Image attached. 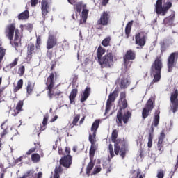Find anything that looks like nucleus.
Returning <instances> with one entry per match:
<instances>
[{
	"mask_svg": "<svg viewBox=\"0 0 178 178\" xmlns=\"http://www.w3.org/2000/svg\"><path fill=\"white\" fill-rule=\"evenodd\" d=\"M41 10L43 20L45 21L47 15L49 13V0H42Z\"/></svg>",
	"mask_w": 178,
	"mask_h": 178,
	"instance_id": "18",
	"label": "nucleus"
},
{
	"mask_svg": "<svg viewBox=\"0 0 178 178\" xmlns=\"http://www.w3.org/2000/svg\"><path fill=\"white\" fill-rule=\"evenodd\" d=\"M102 67L109 68L113 66V54L112 52L107 53L98 60Z\"/></svg>",
	"mask_w": 178,
	"mask_h": 178,
	"instance_id": "8",
	"label": "nucleus"
},
{
	"mask_svg": "<svg viewBox=\"0 0 178 178\" xmlns=\"http://www.w3.org/2000/svg\"><path fill=\"white\" fill-rule=\"evenodd\" d=\"M162 67H163V64L162 63L161 57H156L150 68V75L154 77L151 84L158 83V81L161 80V72H162Z\"/></svg>",
	"mask_w": 178,
	"mask_h": 178,
	"instance_id": "2",
	"label": "nucleus"
},
{
	"mask_svg": "<svg viewBox=\"0 0 178 178\" xmlns=\"http://www.w3.org/2000/svg\"><path fill=\"white\" fill-rule=\"evenodd\" d=\"M106 52V50L102 47V46H99L97 50V60H100L102 57V55Z\"/></svg>",
	"mask_w": 178,
	"mask_h": 178,
	"instance_id": "30",
	"label": "nucleus"
},
{
	"mask_svg": "<svg viewBox=\"0 0 178 178\" xmlns=\"http://www.w3.org/2000/svg\"><path fill=\"white\" fill-rule=\"evenodd\" d=\"M178 60V51L172 52L170 54L167 59V67L169 73L173 71V67H176Z\"/></svg>",
	"mask_w": 178,
	"mask_h": 178,
	"instance_id": "9",
	"label": "nucleus"
},
{
	"mask_svg": "<svg viewBox=\"0 0 178 178\" xmlns=\"http://www.w3.org/2000/svg\"><path fill=\"white\" fill-rule=\"evenodd\" d=\"M6 55V49L0 47V60H3V58Z\"/></svg>",
	"mask_w": 178,
	"mask_h": 178,
	"instance_id": "48",
	"label": "nucleus"
},
{
	"mask_svg": "<svg viewBox=\"0 0 178 178\" xmlns=\"http://www.w3.org/2000/svg\"><path fill=\"white\" fill-rule=\"evenodd\" d=\"M51 63L52 64L50 70L52 72V70H54V69H55L56 67V61H52Z\"/></svg>",
	"mask_w": 178,
	"mask_h": 178,
	"instance_id": "61",
	"label": "nucleus"
},
{
	"mask_svg": "<svg viewBox=\"0 0 178 178\" xmlns=\"http://www.w3.org/2000/svg\"><path fill=\"white\" fill-rule=\"evenodd\" d=\"M161 9H162V0H157L155 5L156 13H160Z\"/></svg>",
	"mask_w": 178,
	"mask_h": 178,
	"instance_id": "37",
	"label": "nucleus"
},
{
	"mask_svg": "<svg viewBox=\"0 0 178 178\" xmlns=\"http://www.w3.org/2000/svg\"><path fill=\"white\" fill-rule=\"evenodd\" d=\"M58 77V73L56 72H51L49 76L47 77L46 81L47 90L49 91V94H51V90H53L55 87V79Z\"/></svg>",
	"mask_w": 178,
	"mask_h": 178,
	"instance_id": "14",
	"label": "nucleus"
},
{
	"mask_svg": "<svg viewBox=\"0 0 178 178\" xmlns=\"http://www.w3.org/2000/svg\"><path fill=\"white\" fill-rule=\"evenodd\" d=\"M109 3V0H102V6H106Z\"/></svg>",
	"mask_w": 178,
	"mask_h": 178,
	"instance_id": "59",
	"label": "nucleus"
},
{
	"mask_svg": "<svg viewBox=\"0 0 178 178\" xmlns=\"http://www.w3.org/2000/svg\"><path fill=\"white\" fill-rule=\"evenodd\" d=\"M33 90H34V84L31 82V81H28L27 86H26V92L29 95H31L33 92Z\"/></svg>",
	"mask_w": 178,
	"mask_h": 178,
	"instance_id": "34",
	"label": "nucleus"
},
{
	"mask_svg": "<svg viewBox=\"0 0 178 178\" xmlns=\"http://www.w3.org/2000/svg\"><path fill=\"white\" fill-rule=\"evenodd\" d=\"M17 63H19V58H15L11 63H10L7 67L9 69H13V67H15V66L17 65Z\"/></svg>",
	"mask_w": 178,
	"mask_h": 178,
	"instance_id": "47",
	"label": "nucleus"
},
{
	"mask_svg": "<svg viewBox=\"0 0 178 178\" xmlns=\"http://www.w3.org/2000/svg\"><path fill=\"white\" fill-rule=\"evenodd\" d=\"M97 137V134H95L94 135V132H92V134H89V142L90 143V144H95V143H97V140L95 139Z\"/></svg>",
	"mask_w": 178,
	"mask_h": 178,
	"instance_id": "41",
	"label": "nucleus"
},
{
	"mask_svg": "<svg viewBox=\"0 0 178 178\" xmlns=\"http://www.w3.org/2000/svg\"><path fill=\"white\" fill-rule=\"evenodd\" d=\"M173 22H175V12L164 19L163 24L166 26V27H169V26H173Z\"/></svg>",
	"mask_w": 178,
	"mask_h": 178,
	"instance_id": "21",
	"label": "nucleus"
},
{
	"mask_svg": "<svg viewBox=\"0 0 178 178\" xmlns=\"http://www.w3.org/2000/svg\"><path fill=\"white\" fill-rule=\"evenodd\" d=\"M65 47H69V44H67V42L64 41L62 43V49H65Z\"/></svg>",
	"mask_w": 178,
	"mask_h": 178,
	"instance_id": "63",
	"label": "nucleus"
},
{
	"mask_svg": "<svg viewBox=\"0 0 178 178\" xmlns=\"http://www.w3.org/2000/svg\"><path fill=\"white\" fill-rule=\"evenodd\" d=\"M111 23V13L109 11H103L100 15V18L97 21L96 28L98 30H102V27L108 26Z\"/></svg>",
	"mask_w": 178,
	"mask_h": 178,
	"instance_id": "6",
	"label": "nucleus"
},
{
	"mask_svg": "<svg viewBox=\"0 0 178 178\" xmlns=\"http://www.w3.org/2000/svg\"><path fill=\"white\" fill-rule=\"evenodd\" d=\"M79 120H80V114H76L73 119L72 123L70 124V128L73 129L74 126H77Z\"/></svg>",
	"mask_w": 178,
	"mask_h": 178,
	"instance_id": "35",
	"label": "nucleus"
},
{
	"mask_svg": "<svg viewBox=\"0 0 178 178\" xmlns=\"http://www.w3.org/2000/svg\"><path fill=\"white\" fill-rule=\"evenodd\" d=\"M101 172V168H96L94 169L92 175H97V173H99Z\"/></svg>",
	"mask_w": 178,
	"mask_h": 178,
	"instance_id": "58",
	"label": "nucleus"
},
{
	"mask_svg": "<svg viewBox=\"0 0 178 178\" xmlns=\"http://www.w3.org/2000/svg\"><path fill=\"white\" fill-rule=\"evenodd\" d=\"M48 119H49V114L46 113L44 115L43 121L42 122V125H38L35 127L34 133L38 134V137H40V134H41V131H44L47 130V124H48Z\"/></svg>",
	"mask_w": 178,
	"mask_h": 178,
	"instance_id": "16",
	"label": "nucleus"
},
{
	"mask_svg": "<svg viewBox=\"0 0 178 178\" xmlns=\"http://www.w3.org/2000/svg\"><path fill=\"white\" fill-rule=\"evenodd\" d=\"M161 54H164L168 49V47H166V44H165V42H161Z\"/></svg>",
	"mask_w": 178,
	"mask_h": 178,
	"instance_id": "49",
	"label": "nucleus"
},
{
	"mask_svg": "<svg viewBox=\"0 0 178 178\" xmlns=\"http://www.w3.org/2000/svg\"><path fill=\"white\" fill-rule=\"evenodd\" d=\"M35 49L38 51L41 50V35L37 37L35 43Z\"/></svg>",
	"mask_w": 178,
	"mask_h": 178,
	"instance_id": "42",
	"label": "nucleus"
},
{
	"mask_svg": "<svg viewBox=\"0 0 178 178\" xmlns=\"http://www.w3.org/2000/svg\"><path fill=\"white\" fill-rule=\"evenodd\" d=\"M159 115H161V111H159V108L158 110H156L154 112V116L153 118V121L151 125L150 131L149 133V138H148V143L147 146L149 148H151L152 147V140L154 139V127H158L159 125V120L161 119Z\"/></svg>",
	"mask_w": 178,
	"mask_h": 178,
	"instance_id": "4",
	"label": "nucleus"
},
{
	"mask_svg": "<svg viewBox=\"0 0 178 178\" xmlns=\"http://www.w3.org/2000/svg\"><path fill=\"white\" fill-rule=\"evenodd\" d=\"M17 17L18 20H27V19L30 17V12H29V10H26L19 14Z\"/></svg>",
	"mask_w": 178,
	"mask_h": 178,
	"instance_id": "28",
	"label": "nucleus"
},
{
	"mask_svg": "<svg viewBox=\"0 0 178 178\" xmlns=\"http://www.w3.org/2000/svg\"><path fill=\"white\" fill-rule=\"evenodd\" d=\"M99 120H96L92 124L90 130L92 133H94V135L97 134V130H98V127H99Z\"/></svg>",
	"mask_w": 178,
	"mask_h": 178,
	"instance_id": "31",
	"label": "nucleus"
},
{
	"mask_svg": "<svg viewBox=\"0 0 178 178\" xmlns=\"http://www.w3.org/2000/svg\"><path fill=\"white\" fill-rule=\"evenodd\" d=\"M126 91L124 92H121L120 94V99L119 101H123L124 99H126Z\"/></svg>",
	"mask_w": 178,
	"mask_h": 178,
	"instance_id": "54",
	"label": "nucleus"
},
{
	"mask_svg": "<svg viewBox=\"0 0 178 178\" xmlns=\"http://www.w3.org/2000/svg\"><path fill=\"white\" fill-rule=\"evenodd\" d=\"M90 94H91V88L88 86L84 90L83 95L81 96V99H80L81 102H86L88 97H90Z\"/></svg>",
	"mask_w": 178,
	"mask_h": 178,
	"instance_id": "24",
	"label": "nucleus"
},
{
	"mask_svg": "<svg viewBox=\"0 0 178 178\" xmlns=\"http://www.w3.org/2000/svg\"><path fill=\"white\" fill-rule=\"evenodd\" d=\"M119 104L120 106V109H121V111H123V109H126V108L129 106V104H127V99L119 100Z\"/></svg>",
	"mask_w": 178,
	"mask_h": 178,
	"instance_id": "39",
	"label": "nucleus"
},
{
	"mask_svg": "<svg viewBox=\"0 0 178 178\" xmlns=\"http://www.w3.org/2000/svg\"><path fill=\"white\" fill-rule=\"evenodd\" d=\"M87 22V18L82 17V18L80 19L79 24H84Z\"/></svg>",
	"mask_w": 178,
	"mask_h": 178,
	"instance_id": "60",
	"label": "nucleus"
},
{
	"mask_svg": "<svg viewBox=\"0 0 178 178\" xmlns=\"http://www.w3.org/2000/svg\"><path fill=\"white\" fill-rule=\"evenodd\" d=\"M127 148V146L126 145V143H122V145L121 146V148L120 147V155L122 156V159L125 158L126 156V149Z\"/></svg>",
	"mask_w": 178,
	"mask_h": 178,
	"instance_id": "33",
	"label": "nucleus"
},
{
	"mask_svg": "<svg viewBox=\"0 0 178 178\" xmlns=\"http://www.w3.org/2000/svg\"><path fill=\"white\" fill-rule=\"evenodd\" d=\"M77 94H79V90L77 88H74L71 90V92L69 96V99L70 104L74 105L76 104V97H77Z\"/></svg>",
	"mask_w": 178,
	"mask_h": 178,
	"instance_id": "23",
	"label": "nucleus"
},
{
	"mask_svg": "<svg viewBox=\"0 0 178 178\" xmlns=\"http://www.w3.org/2000/svg\"><path fill=\"white\" fill-rule=\"evenodd\" d=\"M34 145H35V147L31 148L26 152V155H31V154H33V152H35V150L38 148V147H40V142H38L37 143H34Z\"/></svg>",
	"mask_w": 178,
	"mask_h": 178,
	"instance_id": "43",
	"label": "nucleus"
},
{
	"mask_svg": "<svg viewBox=\"0 0 178 178\" xmlns=\"http://www.w3.org/2000/svg\"><path fill=\"white\" fill-rule=\"evenodd\" d=\"M119 97V88H116L112 93H110L106 104L105 113H108L112 108V102H115L116 98Z\"/></svg>",
	"mask_w": 178,
	"mask_h": 178,
	"instance_id": "11",
	"label": "nucleus"
},
{
	"mask_svg": "<svg viewBox=\"0 0 178 178\" xmlns=\"http://www.w3.org/2000/svg\"><path fill=\"white\" fill-rule=\"evenodd\" d=\"M58 115H55L54 118H52L50 120V123H54V122H56V120L58 119Z\"/></svg>",
	"mask_w": 178,
	"mask_h": 178,
	"instance_id": "64",
	"label": "nucleus"
},
{
	"mask_svg": "<svg viewBox=\"0 0 178 178\" xmlns=\"http://www.w3.org/2000/svg\"><path fill=\"white\" fill-rule=\"evenodd\" d=\"M117 84L121 90H126L130 86V80L129 79V76L125 72H122L116 80Z\"/></svg>",
	"mask_w": 178,
	"mask_h": 178,
	"instance_id": "10",
	"label": "nucleus"
},
{
	"mask_svg": "<svg viewBox=\"0 0 178 178\" xmlns=\"http://www.w3.org/2000/svg\"><path fill=\"white\" fill-rule=\"evenodd\" d=\"M33 175H34V170H30L27 171L23 175V177H25V178H27V177H30V176H33Z\"/></svg>",
	"mask_w": 178,
	"mask_h": 178,
	"instance_id": "53",
	"label": "nucleus"
},
{
	"mask_svg": "<svg viewBox=\"0 0 178 178\" xmlns=\"http://www.w3.org/2000/svg\"><path fill=\"white\" fill-rule=\"evenodd\" d=\"M58 44V38L54 34H49L47 42V49H52Z\"/></svg>",
	"mask_w": 178,
	"mask_h": 178,
	"instance_id": "19",
	"label": "nucleus"
},
{
	"mask_svg": "<svg viewBox=\"0 0 178 178\" xmlns=\"http://www.w3.org/2000/svg\"><path fill=\"white\" fill-rule=\"evenodd\" d=\"M73 161V157L70 154H67L64 156L60 159V165L58 166H56L54 169V174L53 175V178H60V173L63 172V169L62 168V166L63 168H66L67 169H69L70 166H72V162Z\"/></svg>",
	"mask_w": 178,
	"mask_h": 178,
	"instance_id": "3",
	"label": "nucleus"
},
{
	"mask_svg": "<svg viewBox=\"0 0 178 178\" xmlns=\"http://www.w3.org/2000/svg\"><path fill=\"white\" fill-rule=\"evenodd\" d=\"M132 114L130 111H127L123 114V111L122 109H119L117 112V118L116 123L118 127L123 126V123L124 124H127L129 123V120L131 118Z\"/></svg>",
	"mask_w": 178,
	"mask_h": 178,
	"instance_id": "5",
	"label": "nucleus"
},
{
	"mask_svg": "<svg viewBox=\"0 0 178 178\" xmlns=\"http://www.w3.org/2000/svg\"><path fill=\"white\" fill-rule=\"evenodd\" d=\"M97 149L98 147L95 145V143H91L90 149H94L95 151H97Z\"/></svg>",
	"mask_w": 178,
	"mask_h": 178,
	"instance_id": "62",
	"label": "nucleus"
},
{
	"mask_svg": "<svg viewBox=\"0 0 178 178\" xmlns=\"http://www.w3.org/2000/svg\"><path fill=\"white\" fill-rule=\"evenodd\" d=\"M114 143V152L115 155H119V151H120V146L122 147L123 144H126V142L122 140V139H115V141H113Z\"/></svg>",
	"mask_w": 178,
	"mask_h": 178,
	"instance_id": "20",
	"label": "nucleus"
},
{
	"mask_svg": "<svg viewBox=\"0 0 178 178\" xmlns=\"http://www.w3.org/2000/svg\"><path fill=\"white\" fill-rule=\"evenodd\" d=\"M5 35L10 41L13 40V42H11V45L15 47L17 52L20 51V47L22 46V39L20 38V32L19 29H16V24L12 23L7 25L5 28ZM15 35V36H14Z\"/></svg>",
	"mask_w": 178,
	"mask_h": 178,
	"instance_id": "1",
	"label": "nucleus"
},
{
	"mask_svg": "<svg viewBox=\"0 0 178 178\" xmlns=\"http://www.w3.org/2000/svg\"><path fill=\"white\" fill-rule=\"evenodd\" d=\"M165 177V171L163 170H159L157 172V178Z\"/></svg>",
	"mask_w": 178,
	"mask_h": 178,
	"instance_id": "51",
	"label": "nucleus"
},
{
	"mask_svg": "<svg viewBox=\"0 0 178 178\" xmlns=\"http://www.w3.org/2000/svg\"><path fill=\"white\" fill-rule=\"evenodd\" d=\"M95 151H97V150L90 149V150H89V157H90V161H92V159H94V156L95 155Z\"/></svg>",
	"mask_w": 178,
	"mask_h": 178,
	"instance_id": "52",
	"label": "nucleus"
},
{
	"mask_svg": "<svg viewBox=\"0 0 178 178\" xmlns=\"http://www.w3.org/2000/svg\"><path fill=\"white\" fill-rule=\"evenodd\" d=\"M26 72V67L24 65H19L18 68V74L19 76H24V73Z\"/></svg>",
	"mask_w": 178,
	"mask_h": 178,
	"instance_id": "45",
	"label": "nucleus"
},
{
	"mask_svg": "<svg viewBox=\"0 0 178 178\" xmlns=\"http://www.w3.org/2000/svg\"><path fill=\"white\" fill-rule=\"evenodd\" d=\"M33 54H35V45L33 43H30L27 47V58L31 59Z\"/></svg>",
	"mask_w": 178,
	"mask_h": 178,
	"instance_id": "22",
	"label": "nucleus"
},
{
	"mask_svg": "<svg viewBox=\"0 0 178 178\" xmlns=\"http://www.w3.org/2000/svg\"><path fill=\"white\" fill-rule=\"evenodd\" d=\"M23 105H24L23 101L19 100L15 107V116H16V115H19V113L23 111Z\"/></svg>",
	"mask_w": 178,
	"mask_h": 178,
	"instance_id": "27",
	"label": "nucleus"
},
{
	"mask_svg": "<svg viewBox=\"0 0 178 178\" xmlns=\"http://www.w3.org/2000/svg\"><path fill=\"white\" fill-rule=\"evenodd\" d=\"M108 152L111 158H113L115 156V153L113 152V145H112V144L108 145Z\"/></svg>",
	"mask_w": 178,
	"mask_h": 178,
	"instance_id": "50",
	"label": "nucleus"
},
{
	"mask_svg": "<svg viewBox=\"0 0 178 178\" xmlns=\"http://www.w3.org/2000/svg\"><path fill=\"white\" fill-rule=\"evenodd\" d=\"M38 5V0H31V6L34 8V6H37Z\"/></svg>",
	"mask_w": 178,
	"mask_h": 178,
	"instance_id": "56",
	"label": "nucleus"
},
{
	"mask_svg": "<svg viewBox=\"0 0 178 178\" xmlns=\"http://www.w3.org/2000/svg\"><path fill=\"white\" fill-rule=\"evenodd\" d=\"M147 40L148 36L144 31H140L135 34V44L137 45V49H143V47H145L147 44Z\"/></svg>",
	"mask_w": 178,
	"mask_h": 178,
	"instance_id": "7",
	"label": "nucleus"
},
{
	"mask_svg": "<svg viewBox=\"0 0 178 178\" xmlns=\"http://www.w3.org/2000/svg\"><path fill=\"white\" fill-rule=\"evenodd\" d=\"M152 109H154V101H152V99H149L142 111L143 119H147Z\"/></svg>",
	"mask_w": 178,
	"mask_h": 178,
	"instance_id": "15",
	"label": "nucleus"
},
{
	"mask_svg": "<svg viewBox=\"0 0 178 178\" xmlns=\"http://www.w3.org/2000/svg\"><path fill=\"white\" fill-rule=\"evenodd\" d=\"M62 94H63V92L59 90V91L55 92H54V90L52 89L51 90L50 94H49V90H48V92H47V95L50 99H52V98H54V97H56V96L59 97V96L62 95Z\"/></svg>",
	"mask_w": 178,
	"mask_h": 178,
	"instance_id": "29",
	"label": "nucleus"
},
{
	"mask_svg": "<svg viewBox=\"0 0 178 178\" xmlns=\"http://www.w3.org/2000/svg\"><path fill=\"white\" fill-rule=\"evenodd\" d=\"M41 160V156L40 154L35 153L31 155V161L34 163H38V162Z\"/></svg>",
	"mask_w": 178,
	"mask_h": 178,
	"instance_id": "36",
	"label": "nucleus"
},
{
	"mask_svg": "<svg viewBox=\"0 0 178 178\" xmlns=\"http://www.w3.org/2000/svg\"><path fill=\"white\" fill-rule=\"evenodd\" d=\"M22 88H23V79H19L17 81V86L14 88V92H17Z\"/></svg>",
	"mask_w": 178,
	"mask_h": 178,
	"instance_id": "40",
	"label": "nucleus"
},
{
	"mask_svg": "<svg viewBox=\"0 0 178 178\" xmlns=\"http://www.w3.org/2000/svg\"><path fill=\"white\" fill-rule=\"evenodd\" d=\"M170 8H172V2L168 1L163 7H161V9H160V13H157V15H161L162 13V15L165 16Z\"/></svg>",
	"mask_w": 178,
	"mask_h": 178,
	"instance_id": "25",
	"label": "nucleus"
},
{
	"mask_svg": "<svg viewBox=\"0 0 178 178\" xmlns=\"http://www.w3.org/2000/svg\"><path fill=\"white\" fill-rule=\"evenodd\" d=\"M95 165V163L94 161H92V160H90V161L88 163L86 170V172L88 176H90V173H91V170H92L94 168Z\"/></svg>",
	"mask_w": 178,
	"mask_h": 178,
	"instance_id": "32",
	"label": "nucleus"
},
{
	"mask_svg": "<svg viewBox=\"0 0 178 178\" xmlns=\"http://www.w3.org/2000/svg\"><path fill=\"white\" fill-rule=\"evenodd\" d=\"M165 138H166V134H165V131L162 130L160 133L157 144H163V140H165Z\"/></svg>",
	"mask_w": 178,
	"mask_h": 178,
	"instance_id": "38",
	"label": "nucleus"
},
{
	"mask_svg": "<svg viewBox=\"0 0 178 178\" xmlns=\"http://www.w3.org/2000/svg\"><path fill=\"white\" fill-rule=\"evenodd\" d=\"M157 148L159 151L161 152V154L163 152V144L157 143Z\"/></svg>",
	"mask_w": 178,
	"mask_h": 178,
	"instance_id": "57",
	"label": "nucleus"
},
{
	"mask_svg": "<svg viewBox=\"0 0 178 178\" xmlns=\"http://www.w3.org/2000/svg\"><path fill=\"white\" fill-rule=\"evenodd\" d=\"M134 59H136V51H133L132 49L128 50L123 56L124 67L127 69V67H129V66L133 63V62H130V60H134Z\"/></svg>",
	"mask_w": 178,
	"mask_h": 178,
	"instance_id": "13",
	"label": "nucleus"
},
{
	"mask_svg": "<svg viewBox=\"0 0 178 178\" xmlns=\"http://www.w3.org/2000/svg\"><path fill=\"white\" fill-rule=\"evenodd\" d=\"M134 21H130L128 22L125 26V38L128 39L130 38V34L131 33V27L133 26Z\"/></svg>",
	"mask_w": 178,
	"mask_h": 178,
	"instance_id": "26",
	"label": "nucleus"
},
{
	"mask_svg": "<svg viewBox=\"0 0 178 178\" xmlns=\"http://www.w3.org/2000/svg\"><path fill=\"white\" fill-rule=\"evenodd\" d=\"M170 102H171V110L173 113H176L178 111V90L177 88H174L173 91L170 95Z\"/></svg>",
	"mask_w": 178,
	"mask_h": 178,
	"instance_id": "12",
	"label": "nucleus"
},
{
	"mask_svg": "<svg viewBox=\"0 0 178 178\" xmlns=\"http://www.w3.org/2000/svg\"><path fill=\"white\" fill-rule=\"evenodd\" d=\"M119 134V131L116 129H114L111 134V141H115L118 140V136Z\"/></svg>",
	"mask_w": 178,
	"mask_h": 178,
	"instance_id": "46",
	"label": "nucleus"
},
{
	"mask_svg": "<svg viewBox=\"0 0 178 178\" xmlns=\"http://www.w3.org/2000/svg\"><path fill=\"white\" fill-rule=\"evenodd\" d=\"M70 5H74V10H75L76 16L77 17V13L80 15L83 9L87 8V5L83 3V1H79L76 3V0H67Z\"/></svg>",
	"mask_w": 178,
	"mask_h": 178,
	"instance_id": "17",
	"label": "nucleus"
},
{
	"mask_svg": "<svg viewBox=\"0 0 178 178\" xmlns=\"http://www.w3.org/2000/svg\"><path fill=\"white\" fill-rule=\"evenodd\" d=\"M82 17H88V10L83 8L82 10Z\"/></svg>",
	"mask_w": 178,
	"mask_h": 178,
	"instance_id": "55",
	"label": "nucleus"
},
{
	"mask_svg": "<svg viewBox=\"0 0 178 178\" xmlns=\"http://www.w3.org/2000/svg\"><path fill=\"white\" fill-rule=\"evenodd\" d=\"M109 44H111V37L109 36L104 38L102 42L103 47H109Z\"/></svg>",
	"mask_w": 178,
	"mask_h": 178,
	"instance_id": "44",
	"label": "nucleus"
}]
</instances>
